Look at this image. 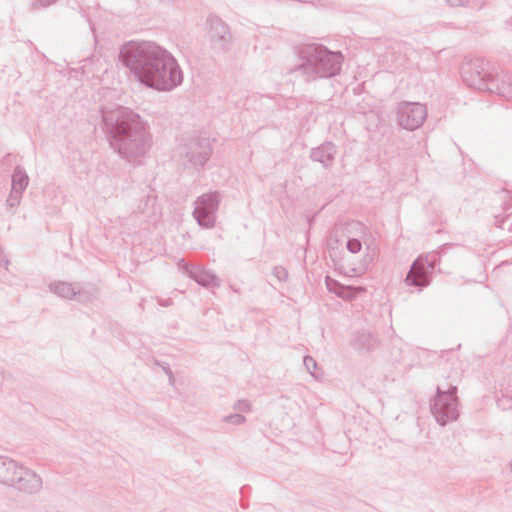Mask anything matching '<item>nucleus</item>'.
Listing matches in <instances>:
<instances>
[{"label":"nucleus","instance_id":"f257e3e1","mask_svg":"<svg viewBox=\"0 0 512 512\" xmlns=\"http://www.w3.org/2000/svg\"><path fill=\"white\" fill-rule=\"evenodd\" d=\"M119 58L135 78L149 88L171 91L183 82L177 60L155 42H127L121 47Z\"/></svg>","mask_w":512,"mask_h":512},{"label":"nucleus","instance_id":"f03ea898","mask_svg":"<svg viewBox=\"0 0 512 512\" xmlns=\"http://www.w3.org/2000/svg\"><path fill=\"white\" fill-rule=\"evenodd\" d=\"M101 129L110 146L125 157H143L151 147L147 124L132 110L122 106L101 109Z\"/></svg>","mask_w":512,"mask_h":512},{"label":"nucleus","instance_id":"7ed1b4c3","mask_svg":"<svg viewBox=\"0 0 512 512\" xmlns=\"http://www.w3.org/2000/svg\"><path fill=\"white\" fill-rule=\"evenodd\" d=\"M301 63L297 71L307 81L331 78L339 74L343 63L341 52H333L320 44H307L299 49Z\"/></svg>","mask_w":512,"mask_h":512},{"label":"nucleus","instance_id":"20e7f679","mask_svg":"<svg viewBox=\"0 0 512 512\" xmlns=\"http://www.w3.org/2000/svg\"><path fill=\"white\" fill-rule=\"evenodd\" d=\"M457 391V386L454 385H450L447 390L437 387L436 394L430 402L431 413L442 427L459 417Z\"/></svg>","mask_w":512,"mask_h":512},{"label":"nucleus","instance_id":"39448f33","mask_svg":"<svg viewBox=\"0 0 512 512\" xmlns=\"http://www.w3.org/2000/svg\"><path fill=\"white\" fill-rule=\"evenodd\" d=\"M220 201L221 195L217 191L204 193L196 198L192 215L200 227L211 229L215 226Z\"/></svg>","mask_w":512,"mask_h":512},{"label":"nucleus","instance_id":"423d86ee","mask_svg":"<svg viewBox=\"0 0 512 512\" xmlns=\"http://www.w3.org/2000/svg\"><path fill=\"white\" fill-rule=\"evenodd\" d=\"M493 74L485 68L482 60L476 59L461 66V77L471 88L485 91Z\"/></svg>","mask_w":512,"mask_h":512},{"label":"nucleus","instance_id":"0eeeda50","mask_svg":"<svg viewBox=\"0 0 512 512\" xmlns=\"http://www.w3.org/2000/svg\"><path fill=\"white\" fill-rule=\"evenodd\" d=\"M427 117L426 107L420 103L403 102L397 107L398 123L407 130L420 127Z\"/></svg>","mask_w":512,"mask_h":512},{"label":"nucleus","instance_id":"6e6552de","mask_svg":"<svg viewBox=\"0 0 512 512\" xmlns=\"http://www.w3.org/2000/svg\"><path fill=\"white\" fill-rule=\"evenodd\" d=\"M435 269V261L428 260V257H418L410 267L405 277V283L408 286L419 288L420 290L430 284V276Z\"/></svg>","mask_w":512,"mask_h":512},{"label":"nucleus","instance_id":"1a4fd4ad","mask_svg":"<svg viewBox=\"0 0 512 512\" xmlns=\"http://www.w3.org/2000/svg\"><path fill=\"white\" fill-rule=\"evenodd\" d=\"M10 487L25 494H37L42 489V478L32 469L20 464Z\"/></svg>","mask_w":512,"mask_h":512},{"label":"nucleus","instance_id":"9d476101","mask_svg":"<svg viewBox=\"0 0 512 512\" xmlns=\"http://www.w3.org/2000/svg\"><path fill=\"white\" fill-rule=\"evenodd\" d=\"M208 23L207 35L211 47L216 51H226L232 40L227 24L217 16H210Z\"/></svg>","mask_w":512,"mask_h":512},{"label":"nucleus","instance_id":"9b49d317","mask_svg":"<svg viewBox=\"0 0 512 512\" xmlns=\"http://www.w3.org/2000/svg\"><path fill=\"white\" fill-rule=\"evenodd\" d=\"M177 265L183 274L195 280L201 286L220 287L221 285V280L211 271L203 269L201 265L188 264L184 259H180Z\"/></svg>","mask_w":512,"mask_h":512},{"label":"nucleus","instance_id":"f8f14e48","mask_svg":"<svg viewBox=\"0 0 512 512\" xmlns=\"http://www.w3.org/2000/svg\"><path fill=\"white\" fill-rule=\"evenodd\" d=\"M29 177L21 166H16L11 176V191L6 200V205L9 208H16L19 206L22 199L23 192L27 188Z\"/></svg>","mask_w":512,"mask_h":512},{"label":"nucleus","instance_id":"ddd939ff","mask_svg":"<svg viewBox=\"0 0 512 512\" xmlns=\"http://www.w3.org/2000/svg\"><path fill=\"white\" fill-rule=\"evenodd\" d=\"M211 152L208 138H193L185 145V157L188 160H209Z\"/></svg>","mask_w":512,"mask_h":512},{"label":"nucleus","instance_id":"4468645a","mask_svg":"<svg viewBox=\"0 0 512 512\" xmlns=\"http://www.w3.org/2000/svg\"><path fill=\"white\" fill-rule=\"evenodd\" d=\"M485 91L495 93L505 99H512V75L506 72L492 75Z\"/></svg>","mask_w":512,"mask_h":512},{"label":"nucleus","instance_id":"2eb2a0df","mask_svg":"<svg viewBox=\"0 0 512 512\" xmlns=\"http://www.w3.org/2000/svg\"><path fill=\"white\" fill-rule=\"evenodd\" d=\"M20 464L12 458L0 455V483L10 486Z\"/></svg>","mask_w":512,"mask_h":512},{"label":"nucleus","instance_id":"dca6fc26","mask_svg":"<svg viewBox=\"0 0 512 512\" xmlns=\"http://www.w3.org/2000/svg\"><path fill=\"white\" fill-rule=\"evenodd\" d=\"M375 343V338L368 331L362 330L355 334L351 344L358 351H369L374 348Z\"/></svg>","mask_w":512,"mask_h":512},{"label":"nucleus","instance_id":"f3484780","mask_svg":"<svg viewBox=\"0 0 512 512\" xmlns=\"http://www.w3.org/2000/svg\"><path fill=\"white\" fill-rule=\"evenodd\" d=\"M98 288L94 285L76 283L75 297L78 302L86 303L91 302L97 298Z\"/></svg>","mask_w":512,"mask_h":512},{"label":"nucleus","instance_id":"a211bd4d","mask_svg":"<svg viewBox=\"0 0 512 512\" xmlns=\"http://www.w3.org/2000/svg\"><path fill=\"white\" fill-rule=\"evenodd\" d=\"M336 156L337 148L332 142H325L311 152V160H333Z\"/></svg>","mask_w":512,"mask_h":512},{"label":"nucleus","instance_id":"6ab92c4d","mask_svg":"<svg viewBox=\"0 0 512 512\" xmlns=\"http://www.w3.org/2000/svg\"><path fill=\"white\" fill-rule=\"evenodd\" d=\"M76 283L56 282L49 284V290L64 299H74Z\"/></svg>","mask_w":512,"mask_h":512},{"label":"nucleus","instance_id":"aec40b11","mask_svg":"<svg viewBox=\"0 0 512 512\" xmlns=\"http://www.w3.org/2000/svg\"><path fill=\"white\" fill-rule=\"evenodd\" d=\"M364 291L365 289L362 287L343 285L341 292L338 293V297L345 300H351Z\"/></svg>","mask_w":512,"mask_h":512},{"label":"nucleus","instance_id":"412c9836","mask_svg":"<svg viewBox=\"0 0 512 512\" xmlns=\"http://www.w3.org/2000/svg\"><path fill=\"white\" fill-rule=\"evenodd\" d=\"M325 284H326L327 289L330 292L335 293L337 296H338V293L341 292L342 287H343V284H341L339 281L331 278L330 276L325 277Z\"/></svg>","mask_w":512,"mask_h":512},{"label":"nucleus","instance_id":"4be33fe9","mask_svg":"<svg viewBox=\"0 0 512 512\" xmlns=\"http://www.w3.org/2000/svg\"><path fill=\"white\" fill-rule=\"evenodd\" d=\"M346 248L353 254L358 253L362 249V242L357 238H349L346 243Z\"/></svg>","mask_w":512,"mask_h":512},{"label":"nucleus","instance_id":"5701e85b","mask_svg":"<svg viewBox=\"0 0 512 512\" xmlns=\"http://www.w3.org/2000/svg\"><path fill=\"white\" fill-rule=\"evenodd\" d=\"M304 366L306 367L307 371L314 377H317V374L315 370L317 369V362L316 360L311 356H305L304 357Z\"/></svg>","mask_w":512,"mask_h":512},{"label":"nucleus","instance_id":"b1692460","mask_svg":"<svg viewBox=\"0 0 512 512\" xmlns=\"http://www.w3.org/2000/svg\"><path fill=\"white\" fill-rule=\"evenodd\" d=\"M223 421L226 423H231L235 425L243 424L246 421V418L239 413L230 414L223 418Z\"/></svg>","mask_w":512,"mask_h":512},{"label":"nucleus","instance_id":"393cba45","mask_svg":"<svg viewBox=\"0 0 512 512\" xmlns=\"http://www.w3.org/2000/svg\"><path fill=\"white\" fill-rule=\"evenodd\" d=\"M251 409V404L248 400H238L234 404V410L237 411V413H248Z\"/></svg>","mask_w":512,"mask_h":512},{"label":"nucleus","instance_id":"a878e982","mask_svg":"<svg viewBox=\"0 0 512 512\" xmlns=\"http://www.w3.org/2000/svg\"><path fill=\"white\" fill-rule=\"evenodd\" d=\"M272 274L275 278H277L280 282L286 281L288 278V272L286 268L282 266H275L272 270Z\"/></svg>","mask_w":512,"mask_h":512},{"label":"nucleus","instance_id":"bb28decb","mask_svg":"<svg viewBox=\"0 0 512 512\" xmlns=\"http://www.w3.org/2000/svg\"><path fill=\"white\" fill-rule=\"evenodd\" d=\"M58 0H35L32 3V9H39V8H47L50 5L54 4Z\"/></svg>","mask_w":512,"mask_h":512},{"label":"nucleus","instance_id":"cd10ccee","mask_svg":"<svg viewBox=\"0 0 512 512\" xmlns=\"http://www.w3.org/2000/svg\"><path fill=\"white\" fill-rule=\"evenodd\" d=\"M445 1L451 7H461V6H464L468 0H445Z\"/></svg>","mask_w":512,"mask_h":512},{"label":"nucleus","instance_id":"c85d7f7f","mask_svg":"<svg viewBox=\"0 0 512 512\" xmlns=\"http://www.w3.org/2000/svg\"><path fill=\"white\" fill-rule=\"evenodd\" d=\"M9 263L6 255L3 253L2 249H0V267L5 264L7 265Z\"/></svg>","mask_w":512,"mask_h":512},{"label":"nucleus","instance_id":"c756f323","mask_svg":"<svg viewBox=\"0 0 512 512\" xmlns=\"http://www.w3.org/2000/svg\"><path fill=\"white\" fill-rule=\"evenodd\" d=\"M372 258L369 255H366L364 259V266L363 268L366 269L367 265L371 262Z\"/></svg>","mask_w":512,"mask_h":512},{"label":"nucleus","instance_id":"7c9ffc66","mask_svg":"<svg viewBox=\"0 0 512 512\" xmlns=\"http://www.w3.org/2000/svg\"><path fill=\"white\" fill-rule=\"evenodd\" d=\"M159 304L162 306H169L171 304V300L159 301Z\"/></svg>","mask_w":512,"mask_h":512},{"label":"nucleus","instance_id":"2f4dec72","mask_svg":"<svg viewBox=\"0 0 512 512\" xmlns=\"http://www.w3.org/2000/svg\"><path fill=\"white\" fill-rule=\"evenodd\" d=\"M165 372H166V374L169 375L170 380H172L173 379L172 371L168 368V369L165 370Z\"/></svg>","mask_w":512,"mask_h":512},{"label":"nucleus","instance_id":"473e14b6","mask_svg":"<svg viewBox=\"0 0 512 512\" xmlns=\"http://www.w3.org/2000/svg\"><path fill=\"white\" fill-rule=\"evenodd\" d=\"M510 471L512 472V461L509 463Z\"/></svg>","mask_w":512,"mask_h":512}]
</instances>
